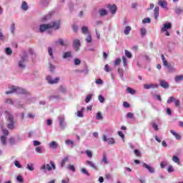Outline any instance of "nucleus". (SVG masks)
<instances>
[{
    "mask_svg": "<svg viewBox=\"0 0 183 183\" xmlns=\"http://www.w3.org/2000/svg\"><path fill=\"white\" fill-rule=\"evenodd\" d=\"M61 21H51L50 24H41L39 26V32H45L47 29H59Z\"/></svg>",
    "mask_w": 183,
    "mask_h": 183,
    "instance_id": "1",
    "label": "nucleus"
},
{
    "mask_svg": "<svg viewBox=\"0 0 183 183\" xmlns=\"http://www.w3.org/2000/svg\"><path fill=\"white\" fill-rule=\"evenodd\" d=\"M9 91L6 92V95H9V94H14V92H16V94H26V90L24 89L21 87L11 86L10 87Z\"/></svg>",
    "mask_w": 183,
    "mask_h": 183,
    "instance_id": "2",
    "label": "nucleus"
},
{
    "mask_svg": "<svg viewBox=\"0 0 183 183\" xmlns=\"http://www.w3.org/2000/svg\"><path fill=\"white\" fill-rule=\"evenodd\" d=\"M8 121H9V123L7 124V128L9 129H14L15 128V122H14V117L9 113L8 114Z\"/></svg>",
    "mask_w": 183,
    "mask_h": 183,
    "instance_id": "3",
    "label": "nucleus"
},
{
    "mask_svg": "<svg viewBox=\"0 0 183 183\" xmlns=\"http://www.w3.org/2000/svg\"><path fill=\"white\" fill-rule=\"evenodd\" d=\"M47 169V171H52L53 169H56V167H55V164L54 163V162L51 161L50 162V164H43L41 167V169Z\"/></svg>",
    "mask_w": 183,
    "mask_h": 183,
    "instance_id": "4",
    "label": "nucleus"
},
{
    "mask_svg": "<svg viewBox=\"0 0 183 183\" xmlns=\"http://www.w3.org/2000/svg\"><path fill=\"white\" fill-rule=\"evenodd\" d=\"M59 77H56L54 79H52V77L51 76H46V81L48 84H50V85H54L55 84H58L59 82Z\"/></svg>",
    "mask_w": 183,
    "mask_h": 183,
    "instance_id": "5",
    "label": "nucleus"
},
{
    "mask_svg": "<svg viewBox=\"0 0 183 183\" xmlns=\"http://www.w3.org/2000/svg\"><path fill=\"white\" fill-rule=\"evenodd\" d=\"M107 8L109 9V11H110L111 14H112L113 15L117 14V5L115 4H107Z\"/></svg>",
    "mask_w": 183,
    "mask_h": 183,
    "instance_id": "6",
    "label": "nucleus"
},
{
    "mask_svg": "<svg viewBox=\"0 0 183 183\" xmlns=\"http://www.w3.org/2000/svg\"><path fill=\"white\" fill-rule=\"evenodd\" d=\"M81 46V41L79 39H76L73 42V48L75 51H79V47Z\"/></svg>",
    "mask_w": 183,
    "mask_h": 183,
    "instance_id": "7",
    "label": "nucleus"
},
{
    "mask_svg": "<svg viewBox=\"0 0 183 183\" xmlns=\"http://www.w3.org/2000/svg\"><path fill=\"white\" fill-rule=\"evenodd\" d=\"M172 28V24L171 23H166L164 24L163 27L161 29L162 32H167L168 29H171Z\"/></svg>",
    "mask_w": 183,
    "mask_h": 183,
    "instance_id": "8",
    "label": "nucleus"
},
{
    "mask_svg": "<svg viewBox=\"0 0 183 183\" xmlns=\"http://www.w3.org/2000/svg\"><path fill=\"white\" fill-rule=\"evenodd\" d=\"M143 168H146V169L148 170L150 174H154V172H155V169L149 164H147V163H143Z\"/></svg>",
    "mask_w": 183,
    "mask_h": 183,
    "instance_id": "9",
    "label": "nucleus"
},
{
    "mask_svg": "<svg viewBox=\"0 0 183 183\" xmlns=\"http://www.w3.org/2000/svg\"><path fill=\"white\" fill-rule=\"evenodd\" d=\"M86 165H89V167H91V168H93V169H95V171H98V167L97 165H95V164H94L93 162L87 160L86 162Z\"/></svg>",
    "mask_w": 183,
    "mask_h": 183,
    "instance_id": "10",
    "label": "nucleus"
},
{
    "mask_svg": "<svg viewBox=\"0 0 183 183\" xmlns=\"http://www.w3.org/2000/svg\"><path fill=\"white\" fill-rule=\"evenodd\" d=\"M161 58H162V62H163V65L164 66H167V68H170L171 64L168 63L167 59H165V56L164 54H162Z\"/></svg>",
    "mask_w": 183,
    "mask_h": 183,
    "instance_id": "11",
    "label": "nucleus"
},
{
    "mask_svg": "<svg viewBox=\"0 0 183 183\" xmlns=\"http://www.w3.org/2000/svg\"><path fill=\"white\" fill-rule=\"evenodd\" d=\"M59 121L60 127H61V128H64L65 117H64V116L59 117Z\"/></svg>",
    "mask_w": 183,
    "mask_h": 183,
    "instance_id": "12",
    "label": "nucleus"
},
{
    "mask_svg": "<svg viewBox=\"0 0 183 183\" xmlns=\"http://www.w3.org/2000/svg\"><path fill=\"white\" fill-rule=\"evenodd\" d=\"M160 86L167 89V88H169V84L165 80H160Z\"/></svg>",
    "mask_w": 183,
    "mask_h": 183,
    "instance_id": "13",
    "label": "nucleus"
},
{
    "mask_svg": "<svg viewBox=\"0 0 183 183\" xmlns=\"http://www.w3.org/2000/svg\"><path fill=\"white\" fill-rule=\"evenodd\" d=\"M25 61H26V56L21 57V60L19 61V68H25V65H24Z\"/></svg>",
    "mask_w": 183,
    "mask_h": 183,
    "instance_id": "14",
    "label": "nucleus"
},
{
    "mask_svg": "<svg viewBox=\"0 0 183 183\" xmlns=\"http://www.w3.org/2000/svg\"><path fill=\"white\" fill-rule=\"evenodd\" d=\"M144 89H151V88H158V84H144Z\"/></svg>",
    "mask_w": 183,
    "mask_h": 183,
    "instance_id": "15",
    "label": "nucleus"
},
{
    "mask_svg": "<svg viewBox=\"0 0 183 183\" xmlns=\"http://www.w3.org/2000/svg\"><path fill=\"white\" fill-rule=\"evenodd\" d=\"M154 18L155 19H158L159 16V7L156 6L154 8Z\"/></svg>",
    "mask_w": 183,
    "mask_h": 183,
    "instance_id": "16",
    "label": "nucleus"
},
{
    "mask_svg": "<svg viewBox=\"0 0 183 183\" xmlns=\"http://www.w3.org/2000/svg\"><path fill=\"white\" fill-rule=\"evenodd\" d=\"M158 5H159V6H162V8H165L168 6V3L165 0H159L158 2Z\"/></svg>",
    "mask_w": 183,
    "mask_h": 183,
    "instance_id": "17",
    "label": "nucleus"
},
{
    "mask_svg": "<svg viewBox=\"0 0 183 183\" xmlns=\"http://www.w3.org/2000/svg\"><path fill=\"white\" fill-rule=\"evenodd\" d=\"M100 16H105V15H108V11L105 9H102L99 11Z\"/></svg>",
    "mask_w": 183,
    "mask_h": 183,
    "instance_id": "18",
    "label": "nucleus"
},
{
    "mask_svg": "<svg viewBox=\"0 0 183 183\" xmlns=\"http://www.w3.org/2000/svg\"><path fill=\"white\" fill-rule=\"evenodd\" d=\"M49 147L52 148V149H56L58 148V144H56V142L53 141L49 143Z\"/></svg>",
    "mask_w": 183,
    "mask_h": 183,
    "instance_id": "19",
    "label": "nucleus"
},
{
    "mask_svg": "<svg viewBox=\"0 0 183 183\" xmlns=\"http://www.w3.org/2000/svg\"><path fill=\"white\" fill-rule=\"evenodd\" d=\"M170 132L172 134L174 135V137H175L176 139H178V140L181 139V136L178 133H177L175 131L170 130Z\"/></svg>",
    "mask_w": 183,
    "mask_h": 183,
    "instance_id": "20",
    "label": "nucleus"
},
{
    "mask_svg": "<svg viewBox=\"0 0 183 183\" xmlns=\"http://www.w3.org/2000/svg\"><path fill=\"white\" fill-rule=\"evenodd\" d=\"M71 56H72V52L71 51H66L63 55V58L64 59H66V58H71Z\"/></svg>",
    "mask_w": 183,
    "mask_h": 183,
    "instance_id": "21",
    "label": "nucleus"
},
{
    "mask_svg": "<svg viewBox=\"0 0 183 183\" xmlns=\"http://www.w3.org/2000/svg\"><path fill=\"white\" fill-rule=\"evenodd\" d=\"M67 161H69L68 157H64L61 162V167L64 168L65 167V164H66Z\"/></svg>",
    "mask_w": 183,
    "mask_h": 183,
    "instance_id": "22",
    "label": "nucleus"
},
{
    "mask_svg": "<svg viewBox=\"0 0 183 183\" xmlns=\"http://www.w3.org/2000/svg\"><path fill=\"white\" fill-rule=\"evenodd\" d=\"M132 29L131 28V26H127L124 31V34L125 35H129V32H131Z\"/></svg>",
    "mask_w": 183,
    "mask_h": 183,
    "instance_id": "23",
    "label": "nucleus"
},
{
    "mask_svg": "<svg viewBox=\"0 0 183 183\" xmlns=\"http://www.w3.org/2000/svg\"><path fill=\"white\" fill-rule=\"evenodd\" d=\"M21 9H23V11H28V4L26 3V1L22 2Z\"/></svg>",
    "mask_w": 183,
    "mask_h": 183,
    "instance_id": "24",
    "label": "nucleus"
},
{
    "mask_svg": "<svg viewBox=\"0 0 183 183\" xmlns=\"http://www.w3.org/2000/svg\"><path fill=\"white\" fill-rule=\"evenodd\" d=\"M172 162L177 164V165H179V164H181V162H179V158H178L177 156L172 157Z\"/></svg>",
    "mask_w": 183,
    "mask_h": 183,
    "instance_id": "25",
    "label": "nucleus"
},
{
    "mask_svg": "<svg viewBox=\"0 0 183 183\" xmlns=\"http://www.w3.org/2000/svg\"><path fill=\"white\" fill-rule=\"evenodd\" d=\"M96 118L99 121H102V119H104V117H102V114L101 113V112H97Z\"/></svg>",
    "mask_w": 183,
    "mask_h": 183,
    "instance_id": "26",
    "label": "nucleus"
},
{
    "mask_svg": "<svg viewBox=\"0 0 183 183\" xmlns=\"http://www.w3.org/2000/svg\"><path fill=\"white\" fill-rule=\"evenodd\" d=\"M81 32L82 34H89V31L88 30V27L87 26H83L81 28Z\"/></svg>",
    "mask_w": 183,
    "mask_h": 183,
    "instance_id": "27",
    "label": "nucleus"
},
{
    "mask_svg": "<svg viewBox=\"0 0 183 183\" xmlns=\"http://www.w3.org/2000/svg\"><path fill=\"white\" fill-rule=\"evenodd\" d=\"M176 82H179V81H183V75L176 76L174 78Z\"/></svg>",
    "mask_w": 183,
    "mask_h": 183,
    "instance_id": "28",
    "label": "nucleus"
},
{
    "mask_svg": "<svg viewBox=\"0 0 183 183\" xmlns=\"http://www.w3.org/2000/svg\"><path fill=\"white\" fill-rule=\"evenodd\" d=\"M65 144L66 145H71V147H74V141L71 140V139H67L65 141Z\"/></svg>",
    "mask_w": 183,
    "mask_h": 183,
    "instance_id": "29",
    "label": "nucleus"
},
{
    "mask_svg": "<svg viewBox=\"0 0 183 183\" xmlns=\"http://www.w3.org/2000/svg\"><path fill=\"white\" fill-rule=\"evenodd\" d=\"M102 161L104 162V164H108V159L107 158V154H103V157Z\"/></svg>",
    "mask_w": 183,
    "mask_h": 183,
    "instance_id": "30",
    "label": "nucleus"
},
{
    "mask_svg": "<svg viewBox=\"0 0 183 183\" xmlns=\"http://www.w3.org/2000/svg\"><path fill=\"white\" fill-rule=\"evenodd\" d=\"M1 142L2 143V145H6V137L5 136H1Z\"/></svg>",
    "mask_w": 183,
    "mask_h": 183,
    "instance_id": "31",
    "label": "nucleus"
},
{
    "mask_svg": "<svg viewBox=\"0 0 183 183\" xmlns=\"http://www.w3.org/2000/svg\"><path fill=\"white\" fill-rule=\"evenodd\" d=\"M127 91L129 94H132V95H134V94H135V90H134L131 87H127Z\"/></svg>",
    "mask_w": 183,
    "mask_h": 183,
    "instance_id": "32",
    "label": "nucleus"
},
{
    "mask_svg": "<svg viewBox=\"0 0 183 183\" xmlns=\"http://www.w3.org/2000/svg\"><path fill=\"white\" fill-rule=\"evenodd\" d=\"M140 32H141V35H142V38H144V36H145V35H147V29H145L144 28L141 29Z\"/></svg>",
    "mask_w": 183,
    "mask_h": 183,
    "instance_id": "33",
    "label": "nucleus"
},
{
    "mask_svg": "<svg viewBox=\"0 0 183 183\" xmlns=\"http://www.w3.org/2000/svg\"><path fill=\"white\" fill-rule=\"evenodd\" d=\"M86 41L88 42V44H91V42H92V36H91V34H88L87 37L86 38Z\"/></svg>",
    "mask_w": 183,
    "mask_h": 183,
    "instance_id": "34",
    "label": "nucleus"
},
{
    "mask_svg": "<svg viewBox=\"0 0 183 183\" xmlns=\"http://www.w3.org/2000/svg\"><path fill=\"white\" fill-rule=\"evenodd\" d=\"M134 153L136 155V157H137L138 158H141V152L139 150L134 149Z\"/></svg>",
    "mask_w": 183,
    "mask_h": 183,
    "instance_id": "35",
    "label": "nucleus"
},
{
    "mask_svg": "<svg viewBox=\"0 0 183 183\" xmlns=\"http://www.w3.org/2000/svg\"><path fill=\"white\" fill-rule=\"evenodd\" d=\"M68 169H69L70 171H72L73 172H75V171H76V169H75V166L72 164L68 165Z\"/></svg>",
    "mask_w": 183,
    "mask_h": 183,
    "instance_id": "36",
    "label": "nucleus"
},
{
    "mask_svg": "<svg viewBox=\"0 0 183 183\" xmlns=\"http://www.w3.org/2000/svg\"><path fill=\"white\" fill-rule=\"evenodd\" d=\"M48 52L51 58L54 59V51L52 50V48L49 47Z\"/></svg>",
    "mask_w": 183,
    "mask_h": 183,
    "instance_id": "37",
    "label": "nucleus"
},
{
    "mask_svg": "<svg viewBox=\"0 0 183 183\" xmlns=\"http://www.w3.org/2000/svg\"><path fill=\"white\" fill-rule=\"evenodd\" d=\"M125 55L127 58H129V59L132 58V54H131L128 50H125Z\"/></svg>",
    "mask_w": 183,
    "mask_h": 183,
    "instance_id": "38",
    "label": "nucleus"
},
{
    "mask_svg": "<svg viewBox=\"0 0 183 183\" xmlns=\"http://www.w3.org/2000/svg\"><path fill=\"white\" fill-rule=\"evenodd\" d=\"M5 52L6 55H11L12 54V50L11 49V48L7 47L6 48Z\"/></svg>",
    "mask_w": 183,
    "mask_h": 183,
    "instance_id": "39",
    "label": "nucleus"
},
{
    "mask_svg": "<svg viewBox=\"0 0 183 183\" xmlns=\"http://www.w3.org/2000/svg\"><path fill=\"white\" fill-rule=\"evenodd\" d=\"M5 103L10 104V105H14V101L11 99H6Z\"/></svg>",
    "mask_w": 183,
    "mask_h": 183,
    "instance_id": "40",
    "label": "nucleus"
},
{
    "mask_svg": "<svg viewBox=\"0 0 183 183\" xmlns=\"http://www.w3.org/2000/svg\"><path fill=\"white\" fill-rule=\"evenodd\" d=\"M91 99H92V95L89 94V95H87L86 97L85 102H86V104H88V102H89V101H91Z\"/></svg>",
    "mask_w": 183,
    "mask_h": 183,
    "instance_id": "41",
    "label": "nucleus"
},
{
    "mask_svg": "<svg viewBox=\"0 0 183 183\" xmlns=\"http://www.w3.org/2000/svg\"><path fill=\"white\" fill-rule=\"evenodd\" d=\"M104 71L106 72H111V71H112V69L109 68V66L108 64H106L104 66Z\"/></svg>",
    "mask_w": 183,
    "mask_h": 183,
    "instance_id": "42",
    "label": "nucleus"
},
{
    "mask_svg": "<svg viewBox=\"0 0 183 183\" xmlns=\"http://www.w3.org/2000/svg\"><path fill=\"white\" fill-rule=\"evenodd\" d=\"M81 172H83V174H84L85 175H87V177H89V172H88V170L85 168H82L81 169Z\"/></svg>",
    "mask_w": 183,
    "mask_h": 183,
    "instance_id": "43",
    "label": "nucleus"
},
{
    "mask_svg": "<svg viewBox=\"0 0 183 183\" xmlns=\"http://www.w3.org/2000/svg\"><path fill=\"white\" fill-rule=\"evenodd\" d=\"M27 169H29V171H34L35 169V168L34 167V164H27Z\"/></svg>",
    "mask_w": 183,
    "mask_h": 183,
    "instance_id": "44",
    "label": "nucleus"
},
{
    "mask_svg": "<svg viewBox=\"0 0 183 183\" xmlns=\"http://www.w3.org/2000/svg\"><path fill=\"white\" fill-rule=\"evenodd\" d=\"M16 180L18 181V182H20V183L24 182V178H22V176L21 175L17 176Z\"/></svg>",
    "mask_w": 183,
    "mask_h": 183,
    "instance_id": "45",
    "label": "nucleus"
},
{
    "mask_svg": "<svg viewBox=\"0 0 183 183\" xmlns=\"http://www.w3.org/2000/svg\"><path fill=\"white\" fill-rule=\"evenodd\" d=\"M143 24H150L151 23V19L149 18H145L142 20Z\"/></svg>",
    "mask_w": 183,
    "mask_h": 183,
    "instance_id": "46",
    "label": "nucleus"
},
{
    "mask_svg": "<svg viewBox=\"0 0 183 183\" xmlns=\"http://www.w3.org/2000/svg\"><path fill=\"white\" fill-rule=\"evenodd\" d=\"M11 34H15V24H12L10 28Z\"/></svg>",
    "mask_w": 183,
    "mask_h": 183,
    "instance_id": "47",
    "label": "nucleus"
},
{
    "mask_svg": "<svg viewBox=\"0 0 183 183\" xmlns=\"http://www.w3.org/2000/svg\"><path fill=\"white\" fill-rule=\"evenodd\" d=\"M175 101V97H170L167 100V104H171L172 102H174Z\"/></svg>",
    "mask_w": 183,
    "mask_h": 183,
    "instance_id": "48",
    "label": "nucleus"
},
{
    "mask_svg": "<svg viewBox=\"0 0 183 183\" xmlns=\"http://www.w3.org/2000/svg\"><path fill=\"white\" fill-rule=\"evenodd\" d=\"M14 165L15 167H16L17 168H22V165H21V164L18 162V160H16L14 162Z\"/></svg>",
    "mask_w": 183,
    "mask_h": 183,
    "instance_id": "49",
    "label": "nucleus"
},
{
    "mask_svg": "<svg viewBox=\"0 0 183 183\" xmlns=\"http://www.w3.org/2000/svg\"><path fill=\"white\" fill-rule=\"evenodd\" d=\"M51 15L52 14H51V13H49L46 16H44L43 18V21H48V19H49V18H51Z\"/></svg>",
    "mask_w": 183,
    "mask_h": 183,
    "instance_id": "50",
    "label": "nucleus"
},
{
    "mask_svg": "<svg viewBox=\"0 0 183 183\" xmlns=\"http://www.w3.org/2000/svg\"><path fill=\"white\" fill-rule=\"evenodd\" d=\"M85 152L89 158H92V152L86 150Z\"/></svg>",
    "mask_w": 183,
    "mask_h": 183,
    "instance_id": "51",
    "label": "nucleus"
},
{
    "mask_svg": "<svg viewBox=\"0 0 183 183\" xmlns=\"http://www.w3.org/2000/svg\"><path fill=\"white\" fill-rule=\"evenodd\" d=\"M36 152H37L39 154H42V147H37L35 149Z\"/></svg>",
    "mask_w": 183,
    "mask_h": 183,
    "instance_id": "52",
    "label": "nucleus"
},
{
    "mask_svg": "<svg viewBox=\"0 0 183 183\" xmlns=\"http://www.w3.org/2000/svg\"><path fill=\"white\" fill-rule=\"evenodd\" d=\"M174 169L172 165H169L167 168V172H174Z\"/></svg>",
    "mask_w": 183,
    "mask_h": 183,
    "instance_id": "53",
    "label": "nucleus"
},
{
    "mask_svg": "<svg viewBox=\"0 0 183 183\" xmlns=\"http://www.w3.org/2000/svg\"><path fill=\"white\" fill-rule=\"evenodd\" d=\"M127 117L131 119V118H134V113L128 112L127 114Z\"/></svg>",
    "mask_w": 183,
    "mask_h": 183,
    "instance_id": "54",
    "label": "nucleus"
},
{
    "mask_svg": "<svg viewBox=\"0 0 183 183\" xmlns=\"http://www.w3.org/2000/svg\"><path fill=\"white\" fill-rule=\"evenodd\" d=\"M2 131H3V134H4V135H6V137L9 134V131H8V129H2Z\"/></svg>",
    "mask_w": 183,
    "mask_h": 183,
    "instance_id": "55",
    "label": "nucleus"
},
{
    "mask_svg": "<svg viewBox=\"0 0 183 183\" xmlns=\"http://www.w3.org/2000/svg\"><path fill=\"white\" fill-rule=\"evenodd\" d=\"M123 107H124V108H129L131 107V104H129V103L124 102L123 103Z\"/></svg>",
    "mask_w": 183,
    "mask_h": 183,
    "instance_id": "56",
    "label": "nucleus"
},
{
    "mask_svg": "<svg viewBox=\"0 0 183 183\" xmlns=\"http://www.w3.org/2000/svg\"><path fill=\"white\" fill-rule=\"evenodd\" d=\"M72 30L74 31V32H78V26L74 24L72 26Z\"/></svg>",
    "mask_w": 183,
    "mask_h": 183,
    "instance_id": "57",
    "label": "nucleus"
},
{
    "mask_svg": "<svg viewBox=\"0 0 183 183\" xmlns=\"http://www.w3.org/2000/svg\"><path fill=\"white\" fill-rule=\"evenodd\" d=\"M9 142L12 145L14 144H15V139L14 137H11L9 139Z\"/></svg>",
    "mask_w": 183,
    "mask_h": 183,
    "instance_id": "58",
    "label": "nucleus"
},
{
    "mask_svg": "<svg viewBox=\"0 0 183 183\" xmlns=\"http://www.w3.org/2000/svg\"><path fill=\"white\" fill-rule=\"evenodd\" d=\"M99 101L100 102H105V98H104V97H102V95H99Z\"/></svg>",
    "mask_w": 183,
    "mask_h": 183,
    "instance_id": "59",
    "label": "nucleus"
},
{
    "mask_svg": "<svg viewBox=\"0 0 183 183\" xmlns=\"http://www.w3.org/2000/svg\"><path fill=\"white\" fill-rule=\"evenodd\" d=\"M96 84H97L98 85H102V84H103L102 79H97L96 80Z\"/></svg>",
    "mask_w": 183,
    "mask_h": 183,
    "instance_id": "60",
    "label": "nucleus"
},
{
    "mask_svg": "<svg viewBox=\"0 0 183 183\" xmlns=\"http://www.w3.org/2000/svg\"><path fill=\"white\" fill-rule=\"evenodd\" d=\"M81 64V60L79 59H74V65H79Z\"/></svg>",
    "mask_w": 183,
    "mask_h": 183,
    "instance_id": "61",
    "label": "nucleus"
},
{
    "mask_svg": "<svg viewBox=\"0 0 183 183\" xmlns=\"http://www.w3.org/2000/svg\"><path fill=\"white\" fill-rule=\"evenodd\" d=\"M60 91L63 93L65 94L66 92V89L62 86H60Z\"/></svg>",
    "mask_w": 183,
    "mask_h": 183,
    "instance_id": "62",
    "label": "nucleus"
},
{
    "mask_svg": "<svg viewBox=\"0 0 183 183\" xmlns=\"http://www.w3.org/2000/svg\"><path fill=\"white\" fill-rule=\"evenodd\" d=\"M174 105L175 107H179V105H181V102H179V100L174 101Z\"/></svg>",
    "mask_w": 183,
    "mask_h": 183,
    "instance_id": "63",
    "label": "nucleus"
},
{
    "mask_svg": "<svg viewBox=\"0 0 183 183\" xmlns=\"http://www.w3.org/2000/svg\"><path fill=\"white\" fill-rule=\"evenodd\" d=\"M119 64H121V59H116L114 65H119Z\"/></svg>",
    "mask_w": 183,
    "mask_h": 183,
    "instance_id": "64",
    "label": "nucleus"
}]
</instances>
